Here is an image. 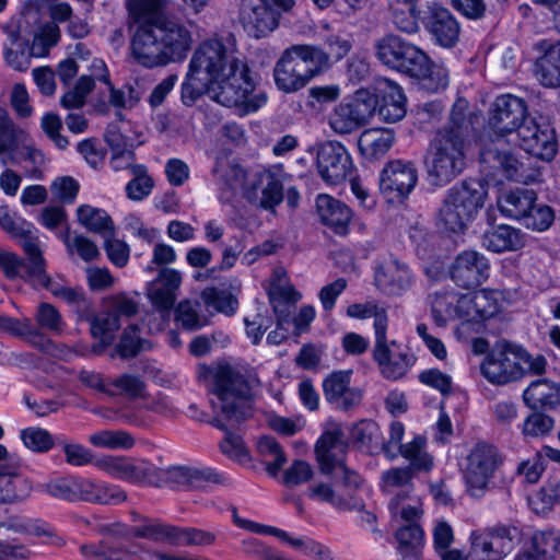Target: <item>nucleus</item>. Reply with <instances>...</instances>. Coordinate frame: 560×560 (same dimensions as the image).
<instances>
[{
  "label": "nucleus",
  "mask_w": 560,
  "mask_h": 560,
  "mask_svg": "<svg viewBox=\"0 0 560 560\" xmlns=\"http://www.w3.org/2000/svg\"><path fill=\"white\" fill-rule=\"evenodd\" d=\"M185 8L199 14L210 0H182ZM168 0H127V25L132 31L131 52L137 62L155 68L180 62L194 45L192 33L179 20L164 14Z\"/></svg>",
  "instance_id": "obj_1"
},
{
  "label": "nucleus",
  "mask_w": 560,
  "mask_h": 560,
  "mask_svg": "<svg viewBox=\"0 0 560 560\" xmlns=\"http://www.w3.org/2000/svg\"><path fill=\"white\" fill-rule=\"evenodd\" d=\"M189 66L212 82L213 100L223 106L257 110L267 101L265 94L252 96L255 82L231 33L203 40L195 50Z\"/></svg>",
  "instance_id": "obj_2"
},
{
  "label": "nucleus",
  "mask_w": 560,
  "mask_h": 560,
  "mask_svg": "<svg viewBox=\"0 0 560 560\" xmlns=\"http://www.w3.org/2000/svg\"><path fill=\"white\" fill-rule=\"evenodd\" d=\"M467 109V103L458 100L453 105L448 122L430 141L424 165L429 180L435 186L448 184L465 168L467 136L471 125Z\"/></svg>",
  "instance_id": "obj_3"
},
{
  "label": "nucleus",
  "mask_w": 560,
  "mask_h": 560,
  "mask_svg": "<svg viewBox=\"0 0 560 560\" xmlns=\"http://www.w3.org/2000/svg\"><path fill=\"white\" fill-rule=\"evenodd\" d=\"M200 378L215 398L211 405L215 416L211 424L220 430L237 427L252 416V389L258 380L230 364L202 368Z\"/></svg>",
  "instance_id": "obj_4"
},
{
  "label": "nucleus",
  "mask_w": 560,
  "mask_h": 560,
  "mask_svg": "<svg viewBox=\"0 0 560 560\" xmlns=\"http://www.w3.org/2000/svg\"><path fill=\"white\" fill-rule=\"evenodd\" d=\"M325 70L327 56L324 49L311 45H293L276 62L273 79L280 91L294 93Z\"/></svg>",
  "instance_id": "obj_5"
},
{
  "label": "nucleus",
  "mask_w": 560,
  "mask_h": 560,
  "mask_svg": "<svg viewBox=\"0 0 560 560\" xmlns=\"http://www.w3.org/2000/svg\"><path fill=\"white\" fill-rule=\"evenodd\" d=\"M487 190L475 179L448 189L439 209L438 223L451 233H463L483 207Z\"/></svg>",
  "instance_id": "obj_6"
},
{
  "label": "nucleus",
  "mask_w": 560,
  "mask_h": 560,
  "mask_svg": "<svg viewBox=\"0 0 560 560\" xmlns=\"http://www.w3.org/2000/svg\"><path fill=\"white\" fill-rule=\"evenodd\" d=\"M521 539V529L513 524H498L471 532L469 555L476 560H502Z\"/></svg>",
  "instance_id": "obj_7"
},
{
  "label": "nucleus",
  "mask_w": 560,
  "mask_h": 560,
  "mask_svg": "<svg viewBox=\"0 0 560 560\" xmlns=\"http://www.w3.org/2000/svg\"><path fill=\"white\" fill-rule=\"evenodd\" d=\"M377 97L366 90L355 92L352 100L341 102L328 117L329 127L338 135H349L366 125L376 113Z\"/></svg>",
  "instance_id": "obj_8"
},
{
  "label": "nucleus",
  "mask_w": 560,
  "mask_h": 560,
  "mask_svg": "<svg viewBox=\"0 0 560 560\" xmlns=\"http://www.w3.org/2000/svg\"><path fill=\"white\" fill-rule=\"evenodd\" d=\"M19 323L23 335H18V337L40 351H48L52 346L47 334L60 336L66 329V322L60 312L52 304L46 302L37 305L34 322L24 317L19 319Z\"/></svg>",
  "instance_id": "obj_9"
},
{
  "label": "nucleus",
  "mask_w": 560,
  "mask_h": 560,
  "mask_svg": "<svg viewBox=\"0 0 560 560\" xmlns=\"http://www.w3.org/2000/svg\"><path fill=\"white\" fill-rule=\"evenodd\" d=\"M0 268L8 278H22L36 288L40 287L48 290L56 298H59L61 291L67 287L52 280L46 273L44 256H40L32 262H25V260L18 255L0 249Z\"/></svg>",
  "instance_id": "obj_10"
},
{
  "label": "nucleus",
  "mask_w": 560,
  "mask_h": 560,
  "mask_svg": "<svg viewBox=\"0 0 560 560\" xmlns=\"http://www.w3.org/2000/svg\"><path fill=\"white\" fill-rule=\"evenodd\" d=\"M480 370L482 375L495 385H505L521 380L517 346L505 340L497 342L485 358Z\"/></svg>",
  "instance_id": "obj_11"
},
{
  "label": "nucleus",
  "mask_w": 560,
  "mask_h": 560,
  "mask_svg": "<svg viewBox=\"0 0 560 560\" xmlns=\"http://www.w3.org/2000/svg\"><path fill=\"white\" fill-rule=\"evenodd\" d=\"M101 535L108 536L98 544H84L80 547L81 555L86 560H135L136 550L122 547L115 540L130 538L131 527L120 524H102L97 527Z\"/></svg>",
  "instance_id": "obj_12"
},
{
  "label": "nucleus",
  "mask_w": 560,
  "mask_h": 560,
  "mask_svg": "<svg viewBox=\"0 0 560 560\" xmlns=\"http://www.w3.org/2000/svg\"><path fill=\"white\" fill-rule=\"evenodd\" d=\"M316 166L319 176L328 185H338L352 176V159L343 144L326 141L318 145Z\"/></svg>",
  "instance_id": "obj_13"
},
{
  "label": "nucleus",
  "mask_w": 560,
  "mask_h": 560,
  "mask_svg": "<svg viewBox=\"0 0 560 560\" xmlns=\"http://www.w3.org/2000/svg\"><path fill=\"white\" fill-rule=\"evenodd\" d=\"M400 497L392 499L389 502V510L394 517H400L406 524L402 525L396 533V538L399 544L398 550L404 558L405 555H417V560H420V546L423 539V532L418 524L421 515V510L416 501L413 504L400 506Z\"/></svg>",
  "instance_id": "obj_14"
},
{
  "label": "nucleus",
  "mask_w": 560,
  "mask_h": 560,
  "mask_svg": "<svg viewBox=\"0 0 560 560\" xmlns=\"http://www.w3.org/2000/svg\"><path fill=\"white\" fill-rule=\"evenodd\" d=\"M417 180L418 172L411 162L390 161L381 172L380 190L388 201H399L412 191Z\"/></svg>",
  "instance_id": "obj_15"
},
{
  "label": "nucleus",
  "mask_w": 560,
  "mask_h": 560,
  "mask_svg": "<svg viewBox=\"0 0 560 560\" xmlns=\"http://www.w3.org/2000/svg\"><path fill=\"white\" fill-rule=\"evenodd\" d=\"M465 479L471 495L479 497L492 477L498 466L495 447L486 443H478L467 458Z\"/></svg>",
  "instance_id": "obj_16"
},
{
  "label": "nucleus",
  "mask_w": 560,
  "mask_h": 560,
  "mask_svg": "<svg viewBox=\"0 0 560 560\" xmlns=\"http://www.w3.org/2000/svg\"><path fill=\"white\" fill-rule=\"evenodd\" d=\"M526 102L512 94H503L495 98L491 115L490 126L495 132L504 135L520 130L528 120Z\"/></svg>",
  "instance_id": "obj_17"
},
{
  "label": "nucleus",
  "mask_w": 560,
  "mask_h": 560,
  "mask_svg": "<svg viewBox=\"0 0 560 560\" xmlns=\"http://www.w3.org/2000/svg\"><path fill=\"white\" fill-rule=\"evenodd\" d=\"M415 272L408 264L390 257L380 264L374 273L376 288L387 296H401L413 285Z\"/></svg>",
  "instance_id": "obj_18"
},
{
  "label": "nucleus",
  "mask_w": 560,
  "mask_h": 560,
  "mask_svg": "<svg viewBox=\"0 0 560 560\" xmlns=\"http://www.w3.org/2000/svg\"><path fill=\"white\" fill-rule=\"evenodd\" d=\"M489 260L480 253L465 250L456 256L451 268V279L463 289H476L489 277Z\"/></svg>",
  "instance_id": "obj_19"
},
{
  "label": "nucleus",
  "mask_w": 560,
  "mask_h": 560,
  "mask_svg": "<svg viewBox=\"0 0 560 560\" xmlns=\"http://www.w3.org/2000/svg\"><path fill=\"white\" fill-rule=\"evenodd\" d=\"M521 148L540 160L550 161L557 153V140L552 128L536 119L528 120L518 130Z\"/></svg>",
  "instance_id": "obj_20"
},
{
  "label": "nucleus",
  "mask_w": 560,
  "mask_h": 560,
  "mask_svg": "<svg viewBox=\"0 0 560 560\" xmlns=\"http://www.w3.org/2000/svg\"><path fill=\"white\" fill-rule=\"evenodd\" d=\"M396 346V341L388 342L387 334L377 335L374 340L372 351L373 360L377 363L381 374L392 381L399 380L406 375L408 370L413 365L415 359L407 352L394 353L390 349Z\"/></svg>",
  "instance_id": "obj_21"
},
{
  "label": "nucleus",
  "mask_w": 560,
  "mask_h": 560,
  "mask_svg": "<svg viewBox=\"0 0 560 560\" xmlns=\"http://www.w3.org/2000/svg\"><path fill=\"white\" fill-rule=\"evenodd\" d=\"M351 371H336L330 373L323 382L324 396L335 408L349 411L362 401V390L352 387Z\"/></svg>",
  "instance_id": "obj_22"
},
{
  "label": "nucleus",
  "mask_w": 560,
  "mask_h": 560,
  "mask_svg": "<svg viewBox=\"0 0 560 560\" xmlns=\"http://www.w3.org/2000/svg\"><path fill=\"white\" fill-rule=\"evenodd\" d=\"M423 23L434 42L440 46L452 48L458 42L460 26L447 9L433 4L423 18Z\"/></svg>",
  "instance_id": "obj_23"
},
{
  "label": "nucleus",
  "mask_w": 560,
  "mask_h": 560,
  "mask_svg": "<svg viewBox=\"0 0 560 560\" xmlns=\"http://www.w3.org/2000/svg\"><path fill=\"white\" fill-rule=\"evenodd\" d=\"M182 273L173 268H161L158 277L149 284L148 298L161 313H168L177 299Z\"/></svg>",
  "instance_id": "obj_24"
},
{
  "label": "nucleus",
  "mask_w": 560,
  "mask_h": 560,
  "mask_svg": "<svg viewBox=\"0 0 560 560\" xmlns=\"http://www.w3.org/2000/svg\"><path fill=\"white\" fill-rule=\"evenodd\" d=\"M33 490L31 479L20 472V466L14 458L5 465H0V504H13L24 501Z\"/></svg>",
  "instance_id": "obj_25"
},
{
  "label": "nucleus",
  "mask_w": 560,
  "mask_h": 560,
  "mask_svg": "<svg viewBox=\"0 0 560 560\" xmlns=\"http://www.w3.org/2000/svg\"><path fill=\"white\" fill-rule=\"evenodd\" d=\"M240 20L244 30L255 38L265 37L273 32L280 18L272 9L260 0L257 3H244L241 8Z\"/></svg>",
  "instance_id": "obj_26"
},
{
  "label": "nucleus",
  "mask_w": 560,
  "mask_h": 560,
  "mask_svg": "<svg viewBox=\"0 0 560 560\" xmlns=\"http://www.w3.org/2000/svg\"><path fill=\"white\" fill-rule=\"evenodd\" d=\"M376 112L387 122H396L406 115V97L401 88L395 82L384 79L377 86Z\"/></svg>",
  "instance_id": "obj_27"
},
{
  "label": "nucleus",
  "mask_w": 560,
  "mask_h": 560,
  "mask_svg": "<svg viewBox=\"0 0 560 560\" xmlns=\"http://www.w3.org/2000/svg\"><path fill=\"white\" fill-rule=\"evenodd\" d=\"M316 208L320 221L338 235L348 233L352 211L343 202L328 195H319L316 199Z\"/></svg>",
  "instance_id": "obj_28"
},
{
  "label": "nucleus",
  "mask_w": 560,
  "mask_h": 560,
  "mask_svg": "<svg viewBox=\"0 0 560 560\" xmlns=\"http://www.w3.org/2000/svg\"><path fill=\"white\" fill-rule=\"evenodd\" d=\"M347 444L340 430L325 432L315 445L316 458L323 474H330L334 466L343 460Z\"/></svg>",
  "instance_id": "obj_29"
},
{
  "label": "nucleus",
  "mask_w": 560,
  "mask_h": 560,
  "mask_svg": "<svg viewBox=\"0 0 560 560\" xmlns=\"http://www.w3.org/2000/svg\"><path fill=\"white\" fill-rule=\"evenodd\" d=\"M163 482H170L177 487L201 488L208 482L221 483L222 477L211 468L172 467L162 470Z\"/></svg>",
  "instance_id": "obj_30"
},
{
  "label": "nucleus",
  "mask_w": 560,
  "mask_h": 560,
  "mask_svg": "<svg viewBox=\"0 0 560 560\" xmlns=\"http://www.w3.org/2000/svg\"><path fill=\"white\" fill-rule=\"evenodd\" d=\"M481 244L494 253L517 250L524 246V236L520 230L502 224L487 230L482 235Z\"/></svg>",
  "instance_id": "obj_31"
},
{
  "label": "nucleus",
  "mask_w": 560,
  "mask_h": 560,
  "mask_svg": "<svg viewBox=\"0 0 560 560\" xmlns=\"http://www.w3.org/2000/svg\"><path fill=\"white\" fill-rule=\"evenodd\" d=\"M536 200L533 189H515L499 197L498 208L506 218L522 222Z\"/></svg>",
  "instance_id": "obj_32"
},
{
  "label": "nucleus",
  "mask_w": 560,
  "mask_h": 560,
  "mask_svg": "<svg viewBox=\"0 0 560 560\" xmlns=\"http://www.w3.org/2000/svg\"><path fill=\"white\" fill-rule=\"evenodd\" d=\"M524 402L532 409L555 408L560 406V384L547 380H537L523 393Z\"/></svg>",
  "instance_id": "obj_33"
},
{
  "label": "nucleus",
  "mask_w": 560,
  "mask_h": 560,
  "mask_svg": "<svg viewBox=\"0 0 560 560\" xmlns=\"http://www.w3.org/2000/svg\"><path fill=\"white\" fill-rule=\"evenodd\" d=\"M535 75L546 88H560V42L549 45L537 59Z\"/></svg>",
  "instance_id": "obj_34"
},
{
  "label": "nucleus",
  "mask_w": 560,
  "mask_h": 560,
  "mask_svg": "<svg viewBox=\"0 0 560 560\" xmlns=\"http://www.w3.org/2000/svg\"><path fill=\"white\" fill-rule=\"evenodd\" d=\"M394 140L395 137L392 130L371 128L360 135L358 147L361 153L368 159H377L392 148Z\"/></svg>",
  "instance_id": "obj_35"
},
{
  "label": "nucleus",
  "mask_w": 560,
  "mask_h": 560,
  "mask_svg": "<svg viewBox=\"0 0 560 560\" xmlns=\"http://www.w3.org/2000/svg\"><path fill=\"white\" fill-rule=\"evenodd\" d=\"M3 55L8 66L18 71H25L31 63L32 47L18 32L11 31L4 42Z\"/></svg>",
  "instance_id": "obj_36"
},
{
  "label": "nucleus",
  "mask_w": 560,
  "mask_h": 560,
  "mask_svg": "<svg viewBox=\"0 0 560 560\" xmlns=\"http://www.w3.org/2000/svg\"><path fill=\"white\" fill-rule=\"evenodd\" d=\"M162 469L144 460L128 458L125 480L140 486L160 487L163 483Z\"/></svg>",
  "instance_id": "obj_37"
},
{
  "label": "nucleus",
  "mask_w": 560,
  "mask_h": 560,
  "mask_svg": "<svg viewBox=\"0 0 560 560\" xmlns=\"http://www.w3.org/2000/svg\"><path fill=\"white\" fill-rule=\"evenodd\" d=\"M308 498L331 504L339 510H359L363 502L354 494L337 493L329 485L320 482L308 487Z\"/></svg>",
  "instance_id": "obj_38"
},
{
  "label": "nucleus",
  "mask_w": 560,
  "mask_h": 560,
  "mask_svg": "<svg viewBox=\"0 0 560 560\" xmlns=\"http://www.w3.org/2000/svg\"><path fill=\"white\" fill-rule=\"evenodd\" d=\"M78 221L86 230L101 234L103 237L114 236V223L102 209L82 205L77 209Z\"/></svg>",
  "instance_id": "obj_39"
},
{
  "label": "nucleus",
  "mask_w": 560,
  "mask_h": 560,
  "mask_svg": "<svg viewBox=\"0 0 560 560\" xmlns=\"http://www.w3.org/2000/svg\"><path fill=\"white\" fill-rule=\"evenodd\" d=\"M486 161H493L500 167L505 177L518 183H527L532 176L526 174L524 164L510 151L487 150L483 152Z\"/></svg>",
  "instance_id": "obj_40"
},
{
  "label": "nucleus",
  "mask_w": 560,
  "mask_h": 560,
  "mask_svg": "<svg viewBox=\"0 0 560 560\" xmlns=\"http://www.w3.org/2000/svg\"><path fill=\"white\" fill-rule=\"evenodd\" d=\"M421 70L415 72L411 78L418 81L419 86L430 93L444 90L448 84V71L442 66L434 63L429 56L427 62L421 63Z\"/></svg>",
  "instance_id": "obj_41"
},
{
  "label": "nucleus",
  "mask_w": 560,
  "mask_h": 560,
  "mask_svg": "<svg viewBox=\"0 0 560 560\" xmlns=\"http://www.w3.org/2000/svg\"><path fill=\"white\" fill-rule=\"evenodd\" d=\"M412 469L409 467L392 468L383 472L382 485L384 491L392 493L395 489H400L399 492L395 493L393 499L400 497V506L407 505L412 501L409 498V492L412 490Z\"/></svg>",
  "instance_id": "obj_42"
},
{
  "label": "nucleus",
  "mask_w": 560,
  "mask_h": 560,
  "mask_svg": "<svg viewBox=\"0 0 560 560\" xmlns=\"http://www.w3.org/2000/svg\"><path fill=\"white\" fill-rule=\"evenodd\" d=\"M347 315L353 318L365 319L373 317L374 340L377 335L387 334L388 315L384 307L378 306L376 303H354L348 306Z\"/></svg>",
  "instance_id": "obj_43"
},
{
  "label": "nucleus",
  "mask_w": 560,
  "mask_h": 560,
  "mask_svg": "<svg viewBox=\"0 0 560 560\" xmlns=\"http://www.w3.org/2000/svg\"><path fill=\"white\" fill-rule=\"evenodd\" d=\"M9 233L23 248L26 255L25 262H32L43 256L38 236L35 235L34 226L31 223L24 220H16Z\"/></svg>",
  "instance_id": "obj_44"
},
{
  "label": "nucleus",
  "mask_w": 560,
  "mask_h": 560,
  "mask_svg": "<svg viewBox=\"0 0 560 560\" xmlns=\"http://www.w3.org/2000/svg\"><path fill=\"white\" fill-rule=\"evenodd\" d=\"M458 294L455 292H435L432 295V316L438 326H445L447 322L458 317Z\"/></svg>",
  "instance_id": "obj_45"
},
{
  "label": "nucleus",
  "mask_w": 560,
  "mask_h": 560,
  "mask_svg": "<svg viewBox=\"0 0 560 560\" xmlns=\"http://www.w3.org/2000/svg\"><path fill=\"white\" fill-rule=\"evenodd\" d=\"M400 455L406 458L412 470L428 471L432 468V457L425 451V440L422 436H416L411 442L399 445Z\"/></svg>",
  "instance_id": "obj_46"
},
{
  "label": "nucleus",
  "mask_w": 560,
  "mask_h": 560,
  "mask_svg": "<svg viewBox=\"0 0 560 560\" xmlns=\"http://www.w3.org/2000/svg\"><path fill=\"white\" fill-rule=\"evenodd\" d=\"M203 92H208L213 98L212 82L189 66L186 80L182 84L183 103L191 106Z\"/></svg>",
  "instance_id": "obj_47"
},
{
  "label": "nucleus",
  "mask_w": 560,
  "mask_h": 560,
  "mask_svg": "<svg viewBox=\"0 0 560 560\" xmlns=\"http://www.w3.org/2000/svg\"><path fill=\"white\" fill-rule=\"evenodd\" d=\"M408 42L401 37L393 34H388L377 39L374 44L376 58L386 67L393 68L400 52L405 48Z\"/></svg>",
  "instance_id": "obj_48"
},
{
  "label": "nucleus",
  "mask_w": 560,
  "mask_h": 560,
  "mask_svg": "<svg viewBox=\"0 0 560 560\" xmlns=\"http://www.w3.org/2000/svg\"><path fill=\"white\" fill-rule=\"evenodd\" d=\"M89 441L94 446L109 450H129L136 443L131 434L121 430H103L91 434Z\"/></svg>",
  "instance_id": "obj_49"
},
{
  "label": "nucleus",
  "mask_w": 560,
  "mask_h": 560,
  "mask_svg": "<svg viewBox=\"0 0 560 560\" xmlns=\"http://www.w3.org/2000/svg\"><path fill=\"white\" fill-rule=\"evenodd\" d=\"M26 132L14 124L9 113L0 107V154L14 149L26 139Z\"/></svg>",
  "instance_id": "obj_50"
},
{
  "label": "nucleus",
  "mask_w": 560,
  "mask_h": 560,
  "mask_svg": "<svg viewBox=\"0 0 560 560\" xmlns=\"http://www.w3.org/2000/svg\"><path fill=\"white\" fill-rule=\"evenodd\" d=\"M200 304L184 300L175 308V320L185 330H197L208 324V319L199 314Z\"/></svg>",
  "instance_id": "obj_51"
},
{
  "label": "nucleus",
  "mask_w": 560,
  "mask_h": 560,
  "mask_svg": "<svg viewBox=\"0 0 560 560\" xmlns=\"http://www.w3.org/2000/svg\"><path fill=\"white\" fill-rule=\"evenodd\" d=\"M131 174L133 178L127 184L126 192L129 199L140 201L151 194L153 179L142 164L131 166Z\"/></svg>",
  "instance_id": "obj_52"
},
{
  "label": "nucleus",
  "mask_w": 560,
  "mask_h": 560,
  "mask_svg": "<svg viewBox=\"0 0 560 560\" xmlns=\"http://www.w3.org/2000/svg\"><path fill=\"white\" fill-rule=\"evenodd\" d=\"M103 307H105L107 312H110L119 323L124 319L131 318L139 311L138 302L126 293H117L106 298L103 302Z\"/></svg>",
  "instance_id": "obj_53"
},
{
  "label": "nucleus",
  "mask_w": 560,
  "mask_h": 560,
  "mask_svg": "<svg viewBox=\"0 0 560 560\" xmlns=\"http://www.w3.org/2000/svg\"><path fill=\"white\" fill-rule=\"evenodd\" d=\"M113 394L110 396H125L130 399L144 395L145 383L136 374L125 373L112 380Z\"/></svg>",
  "instance_id": "obj_54"
},
{
  "label": "nucleus",
  "mask_w": 560,
  "mask_h": 560,
  "mask_svg": "<svg viewBox=\"0 0 560 560\" xmlns=\"http://www.w3.org/2000/svg\"><path fill=\"white\" fill-rule=\"evenodd\" d=\"M261 198L259 205L264 209H273L283 200V185L279 178L271 173L260 176Z\"/></svg>",
  "instance_id": "obj_55"
},
{
  "label": "nucleus",
  "mask_w": 560,
  "mask_h": 560,
  "mask_svg": "<svg viewBox=\"0 0 560 560\" xmlns=\"http://www.w3.org/2000/svg\"><path fill=\"white\" fill-rule=\"evenodd\" d=\"M201 298L207 306L226 315L234 314L238 305L237 299L232 293L218 288L206 289Z\"/></svg>",
  "instance_id": "obj_56"
},
{
  "label": "nucleus",
  "mask_w": 560,
  "mask_h": 560,
  "mask_svg": "<svg viewBox=\"0 0 560 560\" xmlns=\"http://www.w3.org/2000/svg\"><path fill=\"white\" fill-rule=\"evenodd\" d=\"M428 55L419 49L417 46L407 43L402 51L400 52L397 63L392 69L400 71L409 77L416 72H419L422 62H427Z\"/></svg>",
  "instance_id": "obj_57"
},
{
  "label": "nucleus",
  "mask_w": 560,
  "mask_h": 560,
  "mask_svg": "<svg viewBox=\"0 0 560 560\" xmlns=\"http://www.w3.org/2000/svg\"><path fill=\"white\" fill-rule=\"evenodd\" d=\"M553 220L555 212L552 208L535 201L521 223L527 229L542 232L551 226Z\"/></svg>",
  "instance_id": "obj_58"
},
{
  "label": "nucleus",
  "mask_w": 560,
  "mask_h": 560,
  "mask_svg": "<svg viewBox=\"0 0 560 560\" xmlns=\"http://www.w3.org/2000/svg\"><path fill=\"white\" fill-rule=\"evenodd\" d=\"M23 444L35 453H46L52 448L55 441L52 435L42 428H26L21 431Z\"/></svg>",
  "instance_id": "obj_59"
},
{
  "label": "nucleus",
  "mask_w": 560,
  "mask_h": 560,
  "mask_svg": "<svg viewBox=\"0 0 560 560\" xmlns=\"http://www.w3.org/2000/svg\"><path fill=\"white\" fill-rule=\"evenodd\" d=\"M59 39V26L54 22L44 24L40 32L34 37L32 54L35 57L46 56L49 49L58 44Z\"/></svg>",
  "instance_id": "obj_60"
},
{
  "label": "nucleus",
  "mask_w": 560,
  "mask_h": 560,
  "mask_svg": "<svg viewBox=\"0 0 560 560\" xmlns=\"http://www.w3.org/2000/svg\"><path fill=\"white\" fill-rule=\"evenodd\" d=\"M534 555L540 560L553 558L560 553V535L552 532H539L533 537Z\"/></svg>",
  "instance_id": "obj_61"
},
{
  "label": "nucleus",
  "mask_w": 560,
  "mask_h": 560,
  "mask_svg": "<svg viewBox=\"0 0 560 560\" xmlns=\"http://www.w3.org/2000/svg\"><path fill=\"white\" fill-rule=\"evenodd\" d=\"M233 427L228 425L225 431L224 439L220 442L219 447L221 452L228 456L229 458L236 460L238 463H246L249 460L248 451L242 440V438L237 434L230 432V429Z\"/></svg>",
  "instance_id": "obj_62"
},
{
  "label": "nucleus",
  "mask_w": 560,
  "mask_h": 560,
  "mask_svg": "<svg viewBox=\"0 0 560 560\" xmlns=\"http://www.w3.org/2000/svg\"><path fill=\"white\" fill-rule=\"evenodd\" d=\"M529 503L537 514H545L555 504L560 503V481L541 488L530 499Z\"/></svg>",
  "instance_id": "obj_63"
},
{
  "label": "nucleus",
  "mask_w": 560,
  "mask_h": 560,
  "mask_svg": "<svg viewBox=\"0 0 560 560\" xmlns=\"http://www.w3.org/2000/svg\"><path fill=\"white\" fill-rule=\"evenodd\" d=\"M121 323L114 317L105 307L94 316L90 324V330L94 338H112L114 340L115 332L119 330Z\"/></svg>",
  "instance_id": "obj_64"
}]
</instances>
